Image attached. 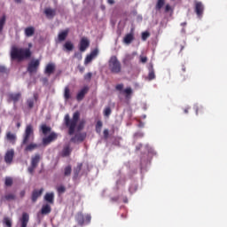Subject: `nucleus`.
I'll use <instances>...</instances> for the list:
<instances>
[{
    "mask_svg": "<svg viewBox=\"0 0 227 227\" xmlns=\"http://www.w3.org/2000/svg\"><path fill=\"white\" fill-rule=\"evenodd\" d=\"M76 221H77L78 224L82 226V224H84V216H82V215H78L76 217Z\"/></svg>",
    "mask_w": 227,
    "mask_h": 227,
    "instance_id": "obj_39",
    "label": "nucleus"
},
{
    "mask_svg": "<svg viewBox=\"0 0 227 227\" xmlns=\"http://www.w3.org/2000/svg\"><path fill=\"white\" fill-rule=\"evenodd\" d=\"M35 141V128L28 124L26 126L25 131L22 135L21 146H26V145H29V143H33Z\"/></svg>",
    "mask_w": 227,
    "mask_h": 227,
    "instance_id": "obj_3",
    "label": "nucleus"
},
{
    "mask_svg": "<svg viewBox=\"0 0 227 227\" xmlns=\"http://www.w3.org/2000/svg\"><path fill=\"white\" fill-rule=\"evenodd\" d=\"M111 113H113V111L111 110V106H107L104 110V116H106V118H109V116H111Z\"/></svg>",
    "mask_w": 227,
    "mask_h": 227,
    "instance_id": "obj_38",
    "label": "nucleus"
},
{
    "mask_svg": "<svg viewBox=\"0 0 227 227\" xmlns=\"http://www.w3.org/2000/svg\"><path fill=\"white\" fill-rule=\"evenodd\" d=\"M200 113H203V107H197L196 108V114H200Z\"/></svg>",
    "mask_w": 227,
    "mask_h": 227,
    "instance_id": "obj_52",
    "label": "nucleus"
},
{
    "mask_svg": "<svg viewBox=\"0 0 227 227\" xmlns=\"http://www.w3.org/2000/svg\"><path fill=\"white\" fill-rule=\"evenodd\" d=\"M13 157H15V151L13 149L8 150L4 155V162L6 164H12L13 162Z\"/></svg>",
    "mask_w": 227,
    "mask_h": 227,
    "instance_id": "obj_11",
    "label": "nucleus"
},
{
    "mask_svg": "<svg viewBox=\"0 0 227 227\" xmlns=\"http://www.w3.org/2000/svg\"><path fill=\"white\" fill-rule=\"evenodd\" d=\"M4 24H6V16L4 15L0 19V33H1V31H3V27H4Z\"/></svg>",
    "mask_w": 227,
    "mask_h": 227,
    "instance_id": "obj_36",
    "label": "nucleus"
},
{
    "mask_svg": "<svg viewBox=\"0 0 227 227\" xmlns=\"http://www.w3.org/2000/svg\"><path fill=\"white\" fill-rule=\"evenodd\" d=\"M139 59H140V63H146V61H148V58L143 55L139 56Z\"/></svg>",
    "mask_w": 227,
    "mask_h": 227,
    "instance_id": "obj_48",
    "label": "nucleus"
},
{
    "mask_svg": "<svg viewBox=\"0 0 227 227\" xmlns=\"http://www.w3.org/2000/svg\"><path fill=\"white\" fill-rule=\"evenodd\" d=\"M109 4H114V0H108Z\"/></svg>",
    "mask_w": 227,
    "mask_h": 227,
    "instance_id": "obj_57",
    "label": "nucleus"
},
{
    "mask_svg": "<svg viewBox=\"0 0 227 227\" xmlns=\"http://www.w3.org/2000/svg\"><path fill=\"white\" fill-rule=\"evenodd\" d=\"M80 72H84V68L83 67H78Z\"/></svg>",
    "mask_w": 227,
    "mask_h": 227,
    "instance_id": "obj_59",
    "label": "nucleus"
},
{
    "mask_svg": "<svg viewBox=\"0 0 227 227\" xmlns=\"http://www.w3.org/2000/svg\"><path fill=\"white\" fill-rule=\"evenodd\" d=\"M104 139H109V129H106L103 131Z\"/></svg>",
    "mask_w": 227,
    "mask_h": 227,
    "instance_id": "obj_46",
    "label": "nucleus"
},
{
    "mask_svg": "<svg viewBox=\"0 0 227 227\" xmlns=\"http://www.w3.org/2000/svg\"><path fill=\"white\" fill-rule=\"evenodd\" d=\"M134 56H137V51H134L132 54H126L125 60L130 61V59H134Z\"/></svg>",
    "mask_w": 227,
    "mask_h": 227,
    "instance_id": "obj_35",
    "label": "nucleus"
},
{
    "mask_svg": "<svg viewBox=\"0 0 227 227\" xmlns=\"http://www.w3.org/2000/svg\"><path fill=\"white\" fill-rule=\"evenodd\" d=\"M31 47L33 43H28V48H19L17 46H12L11 48V59H17V61H24L27 58H31Z\"/></svg>",
    "mask_w": 227,
    "mask_h": 227,
    "instance_id": "obj_2",
    "label": "nucleus"
},
{
    "mask_svg": "<svg viewBox=\"0 0 227 227\" xmlns=\"http://www.w3.org/2000/svg\"><path fill=\"white\" fill-rule=\"evenodd\" d=\"M149 74H148V79L149 81H153V79L155 78V71L153 70V64L150 63L149 64Z\"/></svg>",
    "mask_w": 227,
    "mask_h": 227,
    "instance_id": "obj_25",
    "label": "nucleus"
},
{
    "mask_svg": "<svg viewBox=\"0 0 227 227\" xmlns=\"http://www.w3.org/2000/svg\"><path fill=\"white\" fill-rule=\"evenodd\" d=\"M166 0H158L157 4H156V10H160L162 8V6H164V3Z\"/></svg>",
    "mask_w": 227,
    "mask_h": 227,
    "instance_id": "obj_42",
    "label": "nucleus"
},
{
    "mask_svg": "<svg viewBox=\"0 0 227 227\" xmlns=\"http://www.w3.org/2000/svg\"><path fill=\"white\" fill-rule=\"evenodd\" d=\"M57 139H58V133L51 132L48 137L43 138V146H47L48 145H51L52 141H56Z\"/></svg>",
    "mask_w": 227,
    "mask_h": 227,
    "instance_id": "obj_8",
    "label": "nucleus"
},
{
    "mask_svg": "<svg viewBox=\"0 0 227 227\" xmlns=\"http://www.w3.org/2000/svg\"><path fill=\"white\" fill-rule=\"evenodd\" d=\"M80 118L81 113H79V111L74 113L72 119L70 118V114H67L65 115L64 125L68 129L69 136H74V134H75V129L78 132H81V130L84 129L86 121H82L79 122Z\"/></svg>",
    "mask_w": 227,
    "mask_h": 227,
    "instance_id": "obj_1",
    "label": "nucleus"
},
{
    "mask_svg": "<svg viewBox=\"0 0 227 227\" xmlns=\"http://www.w3.org/2000/svg\"><path fill=\"white\" fill-rule=\"evenodd\" d=\"M3 223L7 227H12V219L10 217H4Z\"/></svg>",
    "mask_w": 227,
    "mask_h": 227,
    "instance_id": "obj_37",
    "label": "nucleus"
},
{
    "mask_svg": "<svg viewBox=\"0 0 227 227\" xmlns=\"http://www.w3.org/2000/svg\"><path fill=\"white\" fill-rule=\"evenodd\" d=\"M81 169H82V163H78L77 167L74 168L75 176H79V173H81Z\"/></svg>",
    "mask_w": 227,
    "mask_h": 227,
    "instance_id": "obj_34",
    "label": "nucleus"
},
{
    "mask_svg": "<svg viewBox=\"0 0 227 227\" xmlns=\"http://www.w3.org/2000/svg\"><path fill=\"white\" fill-rule=\"evenodd\" d=\"M70 98H71L70 89L68 87H66L64 91V98L65 100H70Z\"/></svg>",
    "mask_w": 227,
    "mask_h": 227,
    "instance_id": "obj_32",
    "label": "nucleus"
},
{
    "mask_svg": "<svg viewBox=\"0 0 227 227\" xmlns=\"http://www.w3.org/2000/svg\"><path fill=\"white\" fill-rule=\"evenodd\" d=\"M74 58H76L77 59H79L81 61V59H82V54H81L80 52H75Z\"/></svg>",
    "mask_w": 227,
    "mask_h": 227,
    "instance_id": "obj_51",
    "label": "nucleus"
},
{
    "mask_svg": "<svg viewBox=\"0 0 227 227\" xmlns=\"http://www.w3.org/2000/svg\"><path fill=\"white\" fill-rule=\"evenodd\" d=\"M4 198L7 201H12V200H15V195L10 193V194L5 195Z\"/></svg>",
    "mask_w": 227,
    "mask_h": 227,
    "instance_id": "obj_44",
    "label": "nucleus"
},
{
    "mask_svg": "<svg viewBox=\"0 0 227 227\" xmlns=\"http://www.w3.org/2000/svg\"><path fill=\"white\" fill-rule=\"evenodd\" d=\"M37 100H38V94L35 93L34 94V101L37 102Z\"/></svg>",
    "mask_w": 227,
    "mask_h": 227,
    "instance_id": "obj_56",
    "label": "nucleus"
},
{
    "mask_svg": "<svg viewBox=\"0 0 227 227\" xmlns=\"http://www.w3.org/2000/svg\"><path fill=\"white\" fill-rule=\"evenodd\" d=\"M89 91H90V87L88 86H85L81 90H79L78 93L76 94L77 102H82L86 95H88Z\"/></svg>",
    "mask_w": 227,
    "mask_h": 227,
    "instance_id": "obj_9",
    "label": "nucleus"
},
{
    "mask_svg": "<svg viewBox=\"0 0 227 227\" xmlns=\"http://www.w3.org/2000/svg\"><path fill=\"white\" fill-rule=\"evenodd\" d=\"M72 175V166L68 165L64 168V176H70Z\"/></svg>",
    "mask_w": 227,
    "mask_h": 227,
    "instance_id": "obj_31",
    "label": "nucleus"
},
{
    "mask_svg": "<svg viewBox=\"0 0 227 227\" xmlns=\"http://www.w3.org/2000/svg\"><path fill=\"white\" fill-rule=\"evenodd\" d=\"M90 47V40L87 37H82L80 41V51L84 52Z\"/></svg>",
    "mask_w": 227,
    "mask_h": 227,
    "instance_id": "obj_14",
    "label": "nucleus"
},
{
    "mask_svg": "<svg viewBox=\"0 0 227 227\" xmlns=\"http://www.w3.org/2000/svg\"><path fill=\"white\" fill-rule=\"evenodd\" d=\"M109 68L113 74H119L121 70V65L115 56L111 57L109 60Z\"/></svg>",
    "mask_w": 227,
    "mask_h": 227,
    "instance_id": "obj_5",
    "label": "nucleus"
},
{
    "mask_svg": "<svg viewBox=\"0 0 227 227\" xmlns=\"http://www.w3.org/2000/svg\"><path fill=\"white\" fill-rule=\"evenodd\" d=\"M40 212L42 215H49V214L52 212V207H51V204H43Z\"/></svg>",
    "mask_w": 227,
    "mask_h": 227,
    "instance_id": "obj_19",
    "label": "nucleus"
},
{
    "mask_svg": "<svg viewBox=\"0 0 227 227\" xmlns=\"http://www.w3.org/2000/svg\"><path fill=\"white\" fill-rule=\"evenodd\" d=\"M165 12H166V13H168V12H170V13H173V8L171 7V5L167 4V5L165 6Z\"/></svg>",
    "mask_w": 227,
    "mask_h": 227,
    "instance_id": "obj_47",
    "label": "nucleus"
},
{
    "mask_svg": "<svg viewBox=\"0 0 227 227\" xmlns=\"http://www.w3.org/2000/svg\"><path fill=\"white\" fill-rule=\"evenodd\" d=\"M16 3H22V0H15Z\"/></svg>",
    "mask_w": 227,
    "mask_h": 227,
    "instance_id": "obj_62",
    "label": "nucleus"
},
{
    "mask_svg": "<svg viewBox=\"0 0 227 227\" xmlns=\"http://www.w3.org/2000/svg\"><path fill=\"white\" fill-rule=\"evenodd\" d=\"M4 184L7 187H12V185H13V179H12V177H6Z\"/></svg>",
    "mask_w": 227,
    "mask_h": 227,
    "instance_id": "obj_41",
    "label": "nucleus"
},
{
    "mask_svg": "<svg viewBox=\"0 0 227 227\" xmlns=\"http://www.w3.org/2000/svg\"><path fill=\"white\" fill-rule=\"evenodd\" d=\"M44 200H46L49 205H54V192H47L44 195Z\"/></svg>",
    "mask_w": 227,
    "mask_h": 227,
    "instance_id": "obj_22",
    "label": "nucleus"
},
{
    "mask_svg": "<svg viewBox=\"0 0 227 227\" xmlns=\"http://www.w3.org/2000/svg\"><path fill=\"white\" fill-rule=\"evenodd\" d=\"M68 36V30H64L59 34V42H65Z\"/></svg>",
    "mask_w": 227,
    "mask_h": 227,
    "instance_id": "obj_28",
    "label": "nucleus"
},
{
    "mask_svg": "<svg viewBox=\"0 0 227 227\" xmlns=\"http://www.w3.org/2000/svg\"><path fill=\"white\" fill-rule=\"evenodd\" d=\"M20 122H17V124H16V127H17V129H20Z\"/></svg>",
    "mask_w": 227,
    "mask_h": 227,
    "instance_id": "obj_58",
    "label": "nucleus"
},
{
    "mask_svg": "<svg viewBox=\"0 0 227 227\" xmlns=\"http://www.w3.org/2000/svg\"><path fill=\"white\" fill-rule=\"evenodd\" d=\"M134 40V34H128L124 36L123 42L126 43V45H129V43H132Z\"/></svg>",
    "mask_w": 227,
    "mask_h": 227,
    "instance_id": "obj_26",
    "label": "nucleus"
},
{
    "mask_svg": "<svg viewBox=\"0 0 227 227\" xmlns=\"http://www.w3.org/2000/svg\"><path fill=\"white\" fill-rule=\"evenodd\" d=\"M93 74L91 73H87L85 75H84V79L85 81H90V79H91Z\"/></svg>",
    "mask_w": 227,
    "mask_h": 227,
    "instance_id": "obj_49",
    "label": "nucleus"
},
{
    "mask_svg": "<svg viewBox=\"0 0 227 227\" xmlns=\"http://www.w3.org/2000/svg\"><path fill=\"white\" fill-rule=\"evenodd\" d=\"M6 139L7 141H10V143H12V145H15V142L17 141V135L8 131L6 133Z\"/></svg>",
    "mask_w": 227,
    "mask_h": 227,
    "instance_id": "obj_24",
    "label": "nucleus"
},
{
    "mask_svg": "<svg viewBox=\"0 0 227 227\" xmlns=\"http://www.w3.org/2000/svg\"><path fill=\"white\" fill-rule=\"evenodd\" d=\"M86 132L77 133L74 137H71V143H82L86 139Z\"/></svg>",
    "mask_w": 227,
    "mask_h": 227,
    "instance_id": "obj_10",
    "label": "nucleus"
},
{
    "mask_svg": "<svg viewBox=\"0 0 227 227\" xmlns=\"http://www.w3.org/2000/svg\"><path fill=\"white\" fill-rule=\"evenodd\" d=\"M0 72L4 74V72H6V67L4 66H0Z\"/></svg>",
    "mask_w": 227,
    "mask_h": 227,
    "instance_id": "obj_54",
    "label": "nucleus"
},
{
    "mask_svg": "<svg viewBox=\"0 0 227 227\" xmlns=\"http://www.w3.org/2000/svg\"><path fill=\"white\" fill-rule=\"evenodd\" d=\"M54 70H56V65L54 63H49L44 69V74L46 75H51V74H54Z\"/></svg>",
    "mask_w": 227,
    "mask_h": 227,
    "instance_id": "obj_17",
    "label": "nucleus"
},
{
    "mask_svg": "<svg viewBox=\"0 0 227 227\" xmlns=\"http://www.w3.org/2000/svg\"><path fill=\"white\" fill-rule=\"evenodd\" d=\"M121 217L123 218V219H125V217H127L125 215H121Z\"/></svg>",
    "mask_w": 227,
    "mask_h": 227,
    "instance_id": "obj_64",
    "label": "nucleus"
},
{
    "mask_svg": "<svg viewBox=\"0 0 227 227\" xmlns=\"http://www.w3.org/2000/svg\"><path fill=\"white\" fill-rule=\"evenodd\" d=\"M57 191L59 194H63V192H65L67 191V188H65V186H63V185H60L58 187Z\"/></svg>",
    "mask_w": 227,
    "mask_h": 227,
    "instance_id": "obj_45",
    "label": "nucleus"
},
{
    "mask_svg": "<svg viewBox=\"0 0 227 227\" xmlns=\"http://www.w3.org/2000/svg\"><path fill=\"white\" fill-rule=\"evenodd\" d=\"M38 67H40V60L34 59L28 64L27 72L29 74H36L38 72Z\"/></svg>",
    "mask_w": 227,
    "mask_h": 227,
    "instance_id": "obj_7",
    "label": "nucleus"
},
{
    "mask_svg": "<svg viewBox=\"0 0 227 227\" xmlns=\"http://www.w3.org/2000/svg\"><path fill=\"white\" fill-rule=\"evenodd\" d=\"M187 23L184 22V23H181V26H186Z\"/></svg>",
    "mask_w": 227,
    "mask_h": 227,
    "instance_id": "obj_63",
    "label": "nucleus"
},
{
    "mask_svg": "<svg viewBox=\"0 0 227 227\" xmlns=\"http://www.w3.org/2000/svg\"><path fill=\"white\" fill-rule=\"evenodd\" d=\"M189 113V108L184 109V114H187Z\"/></svg>",
    "mask_w": 227,
    "mask_h": 227,
    "instance_id": "obj_60",
    "label": "nucleus"
},
{
    "mask_svg": "<svg viewBox=\"0 0 227 227\" xmlns=\"http://www.w3.org/2000/svg\"><path fill=\"white\" fill-rule=\"evenodd\" d=\"M51 130H52V128H51V126H47V124H42L39 127V132H42L43 136L50 134Z\"/></svg>",
    "mask_w": 227,
    "mask_h": 227,
    "instance_id": "obj_21",
    "label": "nucleus"
},
{
    "mask_svg": "<svg viewBox=\"0 0 227 227\" xmlns=\"http://www.w3.org/2000/svg\"><path fill=\"white\" fill-rule=\"evenodd\" d=\"M9 99L12 100L14 104H17L20 100L22 94L20 92L11 93L8 95Z\"/></svg>",
    "mask_w": 227,
    "mask_h": 227,
    "instance_id": "obj_18",
    "label": "nucleus"
},
{
    "mask_svg": "<svg viewBox=\"0 0 227 227\" xmlns=\"http://www.w3.org/2000/svg\"><path fill=\"white\" fill-rule=\"evenodd\" d=\"M119 200H120V197H118V196L111 198V201L114 203H116V201H119Z\"/></svg>",
    "mask_w": 227,
    "mask_h": 227,
    "instance_id": "obj_53",
    "label": "nucleus"
},
{
    "mask_svg": "<svg viewBox=\"0 0 227 227\" xmlns=\"http://www.w3.org/2000/svg\"><path fill=\"white\" fill-rule=\"evenodd\" d=\"M44 14L46 15L47 19H54V17H56V9L47 7L44 9Z\"/></svg>",
    "mask_w": 227,
    "mask_h": 227,
    "instance_id": "obj_16",
    "label": "nucleus"
},
{
    "mask_svg": "<svg viewBox=\"0 0 227 227\" xmlns=\"http://www.w3.org/2000/svg\"><path fill=\"white\" fill-rule=\"evenodd\" d=\"M27 105L29 109H33V107H35V99H33V98L27 99Z\"/></svg>",
    "mask_w": 227,
    "mask_h": 227,
    "instance_id": "obj_40",
    "label": "nucleus"
},
{
    "mask_svg": "<svg viewBox=\"0 0 227 227\" xmlns=\"http://www.w3.org/2000/svg\"><path fill=\"white\" fill-rule=\"evenodd\" d=\"M129 192L132 194L137 191V184H134L129 186Z\"/></svg>",
    "mask_w": 227,
    "mask_h": 227,
    "instance_id": "obj_43",
    "label": "nucleus"
},
{
    "mask_svg": "<svg viewBox=\"0 0 227 227\" xmlns=\"http://www.w3.org/2000/svg\"><path fill=\"white\" fill-rule=\"evenodd\" d=\"M116 91H119L121 95H124L125 99L129 102L130 98H132V89L130 87H128L126 89H123V86H116L115 87Z\"/></svg>",
    "mask_w": 227,
    "mask_h": 227,
    "instance_id": "obj_6",
    "label": "nucleus"
},
{
    "mask_svg": "<svg viewBox=\"0 0 227 227\" xmlns=\"http://www.w3.org/2000/svg\"><path fill=\"white\" fill-rule=\"evenodd\" d=\"M42 194H43V188H41L40 190L35 189L31 195L32 203H36Z\"/></svg>",
    "mask_w": 227,
    "mask_h": 227,
    "instance_id": "obj_12",
    "label": "nucleus"
},
{
    "mask_svg": "<svg viewBox=\"0 0 227 227\" xmlns=\"http://www.w3.org/2000/svg\"><path fill=\"white\" fill-rule=\"evenodd\" d=\"M42 81H43V82L45 83V82H47V78H43Z\"/></svg>",
    "mask_w": 227,
    "mask_h": 227,
    "instance_id": "obj_61",
    "label": "nucleus"
},
{
    "mask_svg": "<svg viewBox=\"0 0 227 227\" xmlns=\"http://www.w3.org/2000/svg\"><path fill=\"white\" fill-rule=\"evenodd\" d=\"M40 160H42V155H40V153H35L31 157V163L27 168V171L30 175L35 173V170L36 168H38V164H40Z\"/></svg>",
    "mask_w": 227,
    "mask_h": 227,
    "instance_id": "obj_4",
    "label": "nucleus"
},
{
    "mask_svg": "<svg viewBox=\"0 0 227 227\" xmlns=\"http://www.w3.org/2000/svg\"><path fill=\"white\" fill-rule=\"evenodd\" d=\"M204 10L205 7L203 6V4L201 2H195V12L198 17H201V15H203Z\"/></svg>",
    "mask_w": 227,
    "mask_h": 227,
    "instance_id": "obj_15",
    "label": "nucleus"
},
{
    "mask_svg": "<svg viewBox=\"0 0 227 227\" xmlns=\"http://www.w3.org/2000/svg\"><path fill=\"white\" fill-rule=\"evenodd\" d=\"M20 198H24L25 196H26V191H21L20 192Z\"/></svg>",
    "mask_w": 227,
    "mask_h": 227,
    "instance_id": "obj_55",
    "label": "nucleus"
},
{
    "mask_svg": "<svg viewBox=\"0 0 227 227\" xmlns=\"http://www.w3.org/2000/svg\"><path fill=\"white\" fill-rule=\"evenodd\" d=\"M72 153V150L70 149V146L64 147L62 151V157H68Z\"/></svg>",
    "mask_w": 227,
    "mask_h": 227,
    "instance_id": "obj_30",
    "label": "nucleus"
},
{
    "mask_svg": "<svg viewBox=\"0 0 227 227\" xmlns=\"http://www.w3.org/2000/svg\"><path fill=\"white\" fill-rule=\"evenodd\" d=\"M102 127H103L102 121H98L96 124V132L98 134H100V132H102Z\"/></svg>",
    "mask_w": 227,
    "mask_h": 227,
    "instance_id": "obj_33",
    "label": "nucleus"
},
{
    "mask_svg": "<svg viewBox=\"0 0 227 227\" xmlns=\"http://www.w3.org/2000/svg\"><path fill=\"white\" fill-rule=\"evenodd\" d=\"M64 49L68 51H74V43H72L70 41L66 42L64 44Z\"/></svg>",
    "mask_w": 227,
    "mask_h": 227,
    "instance_id": "obj_29",
    "label": "nucleus"
},
{
    "mask_svg": "<svg viewBox=\"0 0 227 227\" xmlns=\"http://www.w3.org/2000/svg\"><path fill=\"white\" fill-rule=\"evenodd\" d=\"M20 221V227H27V223H29V215L27 213H23Z\"/></svg>",
    "mask_w": 227,
    "mask_h": 227,
    "instance_id": "obj_20",
    "label": "nucleus"
},
{
    "mask_svg": "<svg viewBox=\"0 0 227 227\" xmlns=\"http://www.w3.org/2000/svg\"><path fill=\"white\" fill-rule=\"evenodd\" d=\"M97 56H98V50L95 49L94 51H92L90 52V55H87V57L85 58V60H84V64L88 65V64L91 63V61H93V59H95V58Z\"/></svg>",
    "mask_w": 227,
    "mask_h": 227,
    "instance_id": "obj_13",
    "label": "nucleus"
},
{
    "mask_svg": "<svg viewBox=\"0 0 227 227\" xmlns=\"http://www.w3.org/2000/svg\"><path fill=\"white\" fill-rule=\"evenodd\" d=\"M148 36H150V34L148 32H144L142 33V40H146V38H148Z\"/></svg>",
    "mask_w": 227,
    "mask_h": 227,
    "instance_id": "obj_50",
    "label": "nucleus"
},
{
    "mask_svg": "<svg viewBox=\"0 0 227 227\" xmlns=\"http://www.w3.org/2000/svg\"><path fill=\"white\" fill-rule=\"evenodd\" d=\"M25 145H26L25 152H33V151L36 150V148L39 147L38 144L33 143V142H30Z\"/></svg>",
    "mask_w": 227,
    "mask_h": 227,
    "instance_id": "obj_23",
    "label": "nucleus"
},
{
    "mask_svg": "<svg viewBox=\"0 0 227 227\" xmlns=\"http://www.w3.org/2000/svg\"><path fill=\"white\" fill-rule=\"evenodd\" d=\"M35 35V28L34 27H28L25 28V36H27V38L33 36Z\"/></svg>",
    "mask_w": 227,
    "mask_h": 227,
    "instance_id": "obj_27",
    "label": "nucleus"
}]
</instances>
